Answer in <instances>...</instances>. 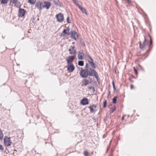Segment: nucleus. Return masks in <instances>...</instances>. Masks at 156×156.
<instances>
[{"mask_svg": "<svg viewBox=\"0 0 156 156\" xmlns=\"http://www.w3.org/2000/svg\"><path fill=\"white\" fill-rule=\"evenodd\" d=\"M69 54L71 55H73L76 54V51L74 46H71L69 49Z\"/></svg>", "mask_w": 156, "mask_h": 156, "instance_id": "1a4fd4ad", "label": "nucleus"}, {"mask_svg": "<svg viewBox=\"0 0 156 156\" xmlns=\"http://www.w3.org/2000/svg\"><path fill=\"white\" fill-rule=\"evenodd\" d=\"M44 8H45L47 9H48L51 5L50 2H48L45 1L44 2Z\"/></svg>", "mask_w": 156, "mask_h": 156, "instance_id": "4468645a", "label": "nucleus"}, {"mask_svg": "<svg viewBox=\"0 0 156 156\" xmlns=\"http://www.w3.org/2000/svg\"><path fill=\"white\" fill-rule=\"evenodd\" d=\"M126 1L129 4L130 3V1L129 0H126Z\"/></svg>", "mask_w": 156, "mask_h": 156, "instance_id": "c9c22d12", "label": "nucleus"}, {"mask_svg": "<svg viewBox=\"0 0 156 156\" xmlns=\"http://www.w3.org/2000/svg\"><path fill=\"white\" fill-rule=\"evenodd\" d=\"M87 56V57L89 59L88 60V62L89 63H90L93 62V59H92V58L90 56H89V55H88Z\"/></svg>", "mask_w": 156, "mask_h": 156, "instance_id": "6ab92c4d", "label": "nucleus"}, {"mask_svg": "<svg viewBox=\"0 0 156 156\" xmlns=\"http://www.w3.org/2000/svg\"><path fill=\"white\" fill-rule=\"evenodd\" d=\"M3 134L1 131V130L0 129V140H2L3 138Z\"/></svg>", "mask_w": 156, "mask_h": 156, "instance_id": "393cba45", "label": "nucleus"}, {"mask_svg": "<svg viewBox=\"0 0 156 156\" xmlns=\"http://www.w3.org/2000/svg\"><path fill=\"white\" fill-rule=\"evenodd\" d=\"M134 88V86L133 84H131L130 85V88L131 89H133Z\"/></svg>", "mask_w": 156, "mask_h": 156, "instance_id": "f704fd0d", "label": "nucleus"}, {"mask_svg": "<svg viewBox=\"0 0 156 156\" xmlns=\"http://www.w3.org/2000/svg\"><path fill=\"white\" fill-rule=\"evenodd\" d=\"M12 3L13 4H15V5H16V4L17 3V0H10V4Z\"/></svg>", "mask_w": 156, "mask_h": 156, "instance_id": "aec40b11", "label": "nucleus"}, {"mask_svg": "<svg viewBox=\"0 0 156 156\" xmlns=\"http://www.w3.org/2000/svg\"><path fill=\"white\" fill-rule=\"evenodd\" d=\"M115 109H116V108L115 107H114V108H112L111 109V111L112 112H113L115 111Z\"/></svg>", "mask_w": 156, "mask_h": 156, "instance_id": "c85d7f7f", "label": "nucleus"}, {"mask_svg": "<svg viewBox=\"0 0 156 156\" xmlns=\"http://www.w3.org/2000/svg\"><path fill=\"white\" fill-rule=\"evenodd\" d=\"M133 69L136 75H137L138 74V73L136 69H135V67H133Z\"/></svg>", "mask_w": 156, "mask_h": 156, "instance_id": "7c9ffc66", "label": "nucleus"}, {"mask_svg": "<svg viewBox=\"0 0 156 156\" xmlns=\"http://www.w3.org/2000/svg\"><path fill=\"white\" fill-rule=\"evenodd\" d=\"M67 21L68 23H71V20H69V17H67Z\"/></svg>", "mask_w": 156, "mask_h": 156, "instance_id": "c756f323", "label": "nucleus"}, {"mask_svg": "<svg viewBox=\"0 0 156 156\" xmlns=\"http://www.w3.org/2000/svg\"><path fill=\"white\" fill-rule=\"evenodd\" d=\"M83 154L85 156H88L89 155L88 153L86 151H85L84 152Z\"/></svg>", "mask_w": 156, "mask_h": 156, "instance_id": "bb28decb", "label": "nucleus"}, {"mask_svg": "<svg viewBox=\"0 0 156 156\" xmlns=\"http://www.w3.org/2000/svg\"><path fill=\"white\" fill-rule=\"evenodd\" d=\"M76 57L74 56H68L66 59V61L68 64H70L72 63V62L74 60Z\"/></svg>", "mask_w": 156, "mask_h": 156, "instance_id": "423d86ee", "label": "nucleus"}, {"mask_svg": "<svg viewBox=\"0 0 156 156\" xmlns=\"http://www.w3.org/2000/svg\"><path fill=\"white\" fill-rule=\"evenodd\" d=\"M116 99L117 97H115L113 99L112 102L114 104H115L116 103Z\"/></svg>", "mask_w": 156, "mask_h": 156, "instance_id": "a878e982", "label": "nucleus"}, {"mask_svg": "<svg viewBox=\"0 0 156 156\" xmlns=\"http://www.w3.org/2000/svg\"><path fill=\"white\" fill-rule=\"evenodd\" d=\"M4 142L5 145L7 146H10L12 144L10 138L6 136L4 138Z\"/></svg>", "mask_w": 156, "mask_h": 156, "instance_id": "7ed1b4c3", "label": "nucleus"}, {"mask_svg": "<svg viewBox=\"0 0 156 156\" xmlns=\"http://www.w3.org/2000/svg\"><path fill=\"white\" fill-rule=\"evenodd\" d=\"M9 0H1V3L2 4H6Z\"/></svg>", "mask_w": 156, "mask_h": 156, "instance_id": "412c9836", "label": "nucleus"}, {"mask_svg": "<svg viewBox=\"0 0 156 156\" xmlns=\"http://www.w3.org/2000/svg\"><path fill=\"white\" fill-rule=\"evenodd\" d=\"M78 65L81 66H83L84 65V62L82 61H79L78 62Z\"/></svg>", "mask_w": 156, "mask_h": 156, "instance_id": "4be33fe9", "label": "nucleus"}, {"mask_svg": "<svg viewBox=\"0 0 156 156\" xmlns=\"http://www.w3.org/2000/svg\"><path fill=\"white\" fill-rule=\"evenodd\" d=\"M71 37L72 38L76 40L78 38V35L77 33L74 31H73L71 33Z\"/></svg>", "mask_w": 156, "mask_h": 156, "instance_id": "9d476101", "label": "nucleus"}, {"mask_svg": "<svg viewBox=\"0 0 156 156\" xmlns=\"http://www.w3.org/2000/svg\"><path fill=\"white\" fill-rule=\"evenodd\" d=\"M124 117H125V116L124 115L122 116V120H124Z\"/></svg>", "mask_w": 156, "mask_h": 156, "instance_id": "e433bc0d", "label": "nucleus"}, {"mask_svg": "<svg viewBox=\"0 0 156 156\" xmlns=\"http://www.w3.org/2000/svg\"><path fill=\"white\" fill-rule=\"evenodd\" d=\"M25 10L22 9L20 8L18 11V16L20 17H23L26 13Z\"/></svg>", "mask_w": 156, "mask_h": 156, "instance_id": "6e6552de", "label": "nucleus"}, {"mask_svg": "<svg viewBox=\"0 0 156 156\" xmlns=\"http://www.w3.org/2000/svg\"><path fill=\"white\" fill-rule=\"evenodd\" d=\"M84 53L82 51L78 52V58L79 60H82L83 59Z\"/></svg>", "mask_w": 156, "mask_h": 156, "instance_id": "f8f14e48", "label": "nucleus"}, {"mask_svg": "<svg viewBox=\"0 0 156 156\" xmlns=\"http://www.w3.org/2000/svg\"><path fill=\"white\" fill-rule=\"evenodd\" d=\"M82 85L86 86L89 83V81L86 79L82 81Z\"/></svg>", "mask_w": 156, "mask_h": 156, "instance_id": "f3484780", "label": "nucleus"}, {"mask_svg": "<svg viewBox=\"0 0 156 156\" xmlns=\"http://www.w3.org/2000/svg\"><path fill=\"white\" fill-rule=\"evenodd\" d=\"M92 66L93 68L95 69L96 68V66L95 64L93 62L90 63Z\"/></svg>", "mask_w": 156, "mask_h": 156, "instance_id": "b1692460", "label": "nucleus"}, {"mask_svg": "<svg viewBox=\"0 0 156 156\" xmlns=\"http://www.w3.org/2000/svg\"><path fill=\"white\" fill-rule=\"evenodd\" d=\"M86 70L87 71V73L88 74V75L90 76H92L94 75L95 77L97 79H98V75L97 73L95 70L92 69L90 68H89V69H87Z\"/></svg>", "mask_w": 156, "mask_h": 156, "instance_id": "f257e3e1", "label": "nucleus"}, {"mask_svg": "<svg viewBox=\"0 0 156 156\" xmlns=\"http://www.w3.org/2000/svg\"><path fill=\"white\" fill-rule=\"evenodd\" d=\"M56 18L59 22H62L64 20L63 15L61 13H59L56 16Z\"/></svg>", "mask_w": 156, "mask_h": 156, "instance_id": "39448f33", "label": "nucleus"}, {"mask_svg": "<svg viewBox=\"0 0 156 156\" xmlns=\"http://www.w3.org/2000/svg\"><path fill=\"white\" fill-rule=\"evenodd\" d=\"M63 33L67 35L69 34V30L68 29H64L63 31Z\"/></svg>", "mask_w": 156, "mask_h": 156, "instance_id": "a211bd4d", "label": "nucleus"}, {"mask_svg": "<svg viewBox=\"0 0 156 156\" xmlns=\"http://www.w3.org/2000/svg\"><path fill=\"white\" fill-rule=\"evenodd\" d=\"M67 68L68 72L70 73L72 72L74 70L75 67L73 63H70V64H68Z\"/></svg>", "mask_w": 156, "mask_h": 156, "instance_id": "20e7f679", "label": "nucleus"}, {"mask_svg": "<svg viewBox=\"0 0 156 156\" xmlns=\"http://www.w3.org/2000/svg\"><path fill=\"white\" fill-rule=\"evenodd\" d=\"M81 104L83 105H85L88 104V99L87 98H84L81 101Z\"/></svg>", "mask_w": 156, "mask_h": 156, "instance_id": "2eb2a0df", "label": "nucleus"}, {"mask_svg": "<svg viewBox=\"0 0 156 156\" xmlns=\"http://www.w3.org/2000/svg\"><path fill=\"white\" fill-rule=\"evenodd\" d=\"M107 104V101H105L103 103V108H105L106 107Z\"/></svg>", "mask_w": 156, "mask_h": 156, "instance_id": "cd10ccee", "label": "nucleus"}, {"mask_svg": "<svg viewBox=\"0 0 156 156\" xmlns=\"http://www.w3.org/2000/svg\"><path fill=\"white\" fill-rule=\"evenodd\" d=\"M144 42L143 44V45L141 44V41H140L139 42L140 48L142 50H144L145 48L146 45H147V44L146 43V39L145 37H144Z\"/></svg>", "mask_w": 156, "mask_h": 156, "instance_id": "9b49d317", "label": "nucleus"}, {"mask_svg": "<svg viewBox=\"0 0 156 156\" xmlns=\"http://www.w3.org/2000/svg\"><path fill=\"white\" fill-rule=\"evenodd\" d=\"M77 6L78 7L83 13H85L86 15H87V11L84 8L82 7V6L80 5L79 4L77 5Z\"/></svg>", "mask_w": 156, "mask_h": 156, "instance_id": "ddd939ff", "label": "nucleus"}, {"mask_svg": "<svg viewBox=\"0 0 156 156\" xmlns=\"http://www.w3.org/2000/svg\"><path fill=\"white\" fill-rule=\"evenodd\" d=\"M112 85L114 89V90H115V85L114 81H113L112 82Z\"/></svg>", "mask_w": 156, "mask_h": 156, "instance_id": "72a5a7b5", "label": "nucleus"}, {"mask_svg": "<svg viewBox=\"0 0 156 156\" xmlns=\"http://www.w3.org/2000/svg\"><path fill=\"white\" fill-rule=\"evenodd\" d=\"M152 41L151 39V40H150V44L151 45L152 44Z\"/></svg>", "mask_w": 156, "mask_h": 156, "instance_id": "4c0bfd02", "label": "nucleus"}, {"mask_svg": "<svg viewBox=\"0 0 156 156\" xmlns=\"http://www.w3.org/2000/svg\"><path fill=\"white\" fill-rule=\"evenodd\" d=\"M44 2L41 1H38L37 2L35 5V7L36 8L41 10L44 8Z\"/></svg>", "mask_w": 156, "mask_h": 156, "instance_id": "f03ea898", "label": "nucleus"}, {"mask_svg": "<svg viewBox=\"0 0 156 156\" xmlns=\"http://www.w3.org/2000/svg\"><path fill=\"white\" fill-rule=\"evenodd\" d=\"M0 150L2 151H3L4 150V148H3L2 146L0 144Z\"/></svg>", "mask_w": 156, "mask_h": 156, "instance_id": "473e14b6", "label": "nucleus"}, {"mask_svg": "<svg viewBox=\"0 0 156 156\" xmlns=\"http://www.w3.org/2000/svg\"><path fill=\"white\" fill-rule=\"evenodd\" d=\"M96 108V105H93L90 106L89 107V108L90 109V112H94L95 111L94 108Z\"/></svg>", "mask_w": 156, "mask_h": 156, "instance_id": "dca6fc26", "label": "nucleus"}, {"mask_svg": "<svg viewBox=\"0 0 156 156\" xmlns=\"http://www.w3.org/2000/svg\"><path fill=\"white\" fill-rule=\"evenodd\" d=\"M85 68L87 69H89V68L88 64L87 63L86 64L85 66Z\"/></svg>", "mask_w": 156, "mask_h": 156, "instance_id": "2f4dec72", "label": "nucleus"}, {"mask_svg": "<svg viewBox=\"0 0 156 156\" xmlns=\"http://www.w3.org/2000/svg\"><path fill=\"white\" fill-rule=\"evenodd\" d=\"M80 76L83 78H86L88 76L86 69H82L80 70Z\"/></svg>", "mask_w": 156, "mask_h": 156, "instance_id": "0eeeda50", "label": "nucleus"}, {"mask_svg": "<svg viewBox=\"0 0 156 156\" xmlns=\"http://www.w3.org/2000/svg\"><path fill=\"white\" fill-rule=\"evenodd\" d=\"M36 2V0H29V2L31 4H34Z\"/></svg>", "mask_w": 156, "mask_h": 156, "instance_id": "5701e85b", "label": "nucleus"}]
</instances>
